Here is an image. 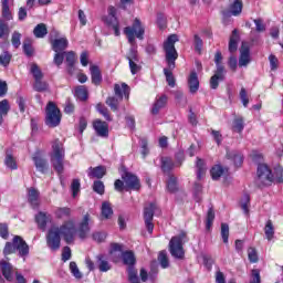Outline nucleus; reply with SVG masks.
I'll list each match as a JSON object with an SVG mask.
<instances>
[{
	"instance_id": "nucleus-1",
	"label": "nucleus",
	"mask_w": 283,
	"mask_h": 283,
	"mask_svg": "<svg viewBox=\"0 0 283 283\" xmlns=\"http://www.w3.org/2000/svg\"><path fill=\"white\" fill-rule=\"evenodd\" d=\"M76 235V226L74 221H66L62 226H53L49 229L46 234V247L51 251H59L61 249V237L66 244H72Z\"/></svg>"
},
{
	"instance_id": "nucleus-2",
	"label": "nucleus",
	"mask_w": 283,
	"mask_h": 283,
	"mask_svg": "<svg viewBox=\"0 0 283 283\" xmlns=\"http://www.w3.org/2000/svg\"><path fill=\"white\" fill-rule=\"evenodd\" d=\"M176 43H178V35L171 34L164 42V51L166 54V63L168 69H164V74L169 87H176V78L172 70H176V61L178 59V51H176Z\"/></svg>"
},
{
	"instance_id": "nucleus-3",
	"label": "nucleus",
	"mask_w": 283,
	"mask_h": 283,
	"mask_svg": "<svg viewBox=\"0 0 283 283\" xmlns=\"http://www.w3.org/2000/svg\"><path fill=\"white\" fill-rule=\"evenodd\" d=\"M256 182L259 187H271L273 182H283V169L281 166L274 168V171L266 164H260L256 170Z\"/></svg>"
},
{
	"instance_id": "nucleus-4",
	"label": "nucleus",
	"mask_w": 283,
	"mask_h": 283,
	"mask_svg": "<svg viewBox=\"0 0 283 283\" xmlns=\"http://www.w3.org/2000/svg\"><path fill=\"white\" fill-rule=\"evenodd\" d=\"M51 165L57 174H63L64 171V160H65V147L63 142L55 139L52 142V151L50 154Z\"/></svg>"
},
{
	"instance_id": "nucleus-5",
	"label": "nucleus",
	"mask_w": 283,
	"mask_h": 283,
	"mask_svg": "<svg viewBox=\"0 0 283 283\" xmlns=\"http://www.w3.org/2000/svg\"><path fill=\"white\" fill-rule=\"evenodd\" d=\"M19 253L20 258H28L30 255V247L20 235H15L12 242H7L3 249L4 255H12V253Z\"/></svg>"
},
{
	"instance_id": "nucleus-6",
	"label": "nucleus",
	"mask_w": 283,
	"mask_h": 283,
	"mask_svg": "<svg viewBox=\"0 0 283 283\" xmlns=\"http://www.w3.org/2000/svg\"><path fill=\"white\" fill-rule=\"evenodd\" d=\"M124 34L127 36L128 43L134 45L136 39H139V41L145 39V25L140 22V19L136 18L132 27H126L124 29Z\"/></svg>"
},
{
	"instance_id": "nucleus-7",
	"label": "nucleus",
	"mask_w": 283,
	"mask_h": 283,
	"mask_svg": "<svg viewBox=\"0 0 283 283\" xmlns=\"http://www.w3.org/2000/svg\"><path fill=\"white\" fill-rule=\"evenodd\" d=\"M185 238H187L185 232H181L179 235L171 238L169 242V249L172 258H177L178 260H182L185 258V250L182 249Z\"/></svg>"
},
{
	"instance_id": "nucleus-8",
	"label": "nucleus",
	"mask_w": 283,
	"mask_h": 283,
	"mask_svg": "<svg viewBox=\"0 0 283 283\" xmlns=\"http://www.w3.org/2000/svg\"><path fill=\"white\" fill-rule=\"evenodd\" d=\"M45 124L48 127H59L61 125V111L54 102H49L46 106Z\"/></svg>"
},
{
	"instance_id": "nucleus-9",
	"label": "nucleus",
	"mask_w": 283,
	"mask_h": 283,
	"mask_svg": "<svg viewBox=\"0 0 283 283\" xmlns=\"http://www.w3.org/2000/svg\"><path fill=\"white\" fill-rule=\"evenodd\" d=\"M122 180L124 181L126 191H129V189L138 191L140 189V179L132 172L124 171L122 174Z\"/></svg>"
},
{
	"instance_id": "nucleus-10",
	"label": "nucleus",
	"mask_w": 283,
	"mask_h": 283,
	"mask_svg": "<svg viewBox=\"0 0 283 283\" xmlns=\"http://www.w3.org/2000/svg\"><path fill=\"white\" fill-rule=\"evenodd\" d=\"M157 207L156 203H149L144 208V220H145V226L148 231V233H154V213L156 211Z\"/></svg>"
},
{
	"instance_id": "nucleus-11",
	"label": "nucleus",
	"mask_w": 283,
	"mask_h": 283,
	"mask_svg": "<svg viewBox=\"0 0 283 283\" xmlns=\"http://www.w3.org/2000/svg\"><path fill=\"white\" fill-rule=\"evenodd\" d=\"M52 36H59V33L56 31H52ZM51 45L53 52H63L67 50V45H70V41H67V38L62 36V38H56L51 40Z\"/></svg>"
},
{
	"instance_id": "nucleus-12",
	"label": "nucleus",
	"mask_w": 283,
	"mask_h": 283,
	"mask_svg": "<svg viewBox=\"0 0 283 283\" xmlns=\"http://www.w3.org/2000/svg\"><path fill=\"white\" fill-rule=\"evenodd\" d=\"M251 63V50L248 42H242L240 49L239 67H247Z\"/></svg>"
},
{
	"instance_id": "nucleus-13",
	"label": "nucleus",
	"mask_w": 283,
	"mask_h": 283,
	"mask_svg": "<svg viewBox=\"0 0 283 283\" xmlns=\"http://www.w3.org/2000/svg\"><path fill=\"white\" fill-rule=\"evenodd\" d=\"M0 271L8 282H12V280H14V268L12 264H10V262L1 261Z\"/></svg>"
},
{
	"instance_id": "nucleus-14",
	"label": "nucleus",
	"mask_w": 283,
	"mask_h": 283,
	"mask_svg": "<svg viewBox=\"0 0 283 283\" xmlns=\"http://www.w3.org/2000/svg\"><path fill=\"white\" fill-rule=\"evenodd\" d=\"M93 127L97 136H102V138H107V136L109 135V126L107 125V123L101 119H96L93 124Z\"/></svg>"
},
{
	"instance_id": "nucleus-15",
	"label": "nucleus",
	"mask_w": 283,
	"mask_h": 283,
	"mask_svg": "<svg viewBox=\"0 0 283 283\" xmlns=\"http://www.w3.org/2000/svg\"><path fill=\"white\" fill-rule=\"evenodd\" d=\"M167 95L156 97V101L150 109L154 116L158 115L160 113V109H165V107L167 106Z\"/></svg>"
},
{
	"instance_id": "nucleus-16",
	"label": "nucleus",
	"mask_w": 283,
	"mask_h": 283,
	"mask_svg": "<svg viewBox=\"0 0 283 283\" xmlns=\"http://www.w3.org/2000/svg\"><path fill=\"white\" fill-rule=\"evenodd\" d=\"M77 233L81 240H85V238H87V233H90V214H85L83 217Z\"/></svg>"
},
{
	"instance_id": "nucleus-17",
	"label": "nucleus",
	"mask_w": 283,
	"mask_h": 283,
	"mask_svg": "<svg viewBox=\"0 0 283 283\" xmlns=\"http://www.w3.org/2000/svg\"><path fill=\"white\" fill-rule=\"evenodd\" d=\"M2 18L4 21H12V11L10 6H14V0H1Z\"/></svg>"
},
{
	"instance_id": "nucleus-18",
	"label": "nucleus",
	"mask_w": 283,
	"mask_h": 283,
	"mask_svg": "<svg viewBox=\"0 0 283 283\" xmlns=\"http://www.w3.org/2000/svg\"><path fill=\"white\" fill-rule=\"evenodd\" d=\"M34 165L38 169V171H41V174H45L48 171V160H45L39 153H35L33 156Z\"/></svg>"
},
{
	"instance_id": "nucleus-19",
	"label": "nucleus",
	"mask_w": 283,
	"mask_h": 283,
	"mask_svg": "<svg viewBox=\"0 0 283 283\" xmlns=\"http://www.w3.org/2000/svg\"><path fill=\"white\" fill-rule=\"evenodd\" d=\"M188 86L190 90V94H196L198 90H200V81H198V73L191 72L188 77Z\"/></svg>"
},
{
	"instance_id": "nucleus-20",
	"label": "nucleus",
	"mask_w": 283,
	"mask_h": 283,
	"mask_svg": "<svg viewBox=\"0 0 283 283\" xmlns=\"http://www.w3.org/2000/svg\"><path fill=\"white\" fill-rule=\"evenodd\" d=\"M114 92L115 96H117L119 99H123V96H125V98H129V86L125 83L115 84Z\"/></svg>"
},
{
	"instance_id": "nucleus-21",
	"label": "nucleus",
	"mask_w": 283,
	"mask_h": 283,
	"mask_svg": "<svg viewBox=\"0 0 283 283\" xmlns=\"http://www.w3.org/2000/svg\"><path fill=\"white\" fill-rule=\"evenodd\" d=\"M104 22L106 23V25H108L114 30L115 36H120V24L118 23V18L115 17V20H114L112 15H107L104 19Z\"/></svg>"
},
{
	"instance_id": "nucleus-22",
	"label": "nucleus",
	"mask_w": 283,
	"mask_h": 283,
	"mask_svg": "<svg viewBox=\"0 0 283 283\" xmlns=\"http://www.w3.org/2000/svg\"><path fill=\"white\" fill-rule=\"evenodd\" d=\"M39 196L40 192L36 190V188H29L28 200L33 209H36V207H39Z\"/></svg>"
},
{
	"instance_id": "nucleus-23",
	"label": "nucleus",
	"mask_w": 283,
	"mask_h": 283,
	"mask_svg": "<svg viewBox=\"0 0 283 283\" xmlns=\"http://www.w3.org/2000/svg\"><path fill=\"white\" fill-rule=\"evenodd\" d=\"M242 0H233L230 3L229 12L232 14V17H240L242 14Z\"/></svg>"
},
{
	"instance_id": "nucleus-24",
	"label": "nucleus",
	"mask_w": 283,
	"mask_h": 283,
	"mask_svg": "<svg viewBox=\"0 0 283 283\" xmlns=\"http://www.w3.org/2000/svg\"><path fill=\"white\" fill-rule=\"evenodd\" d=\"M87 174H88V178L101 179V178H103V176H105L106 169L104 166H97L95 168L90 167Z\"/></svg>"
},
{
	"instance_id": "nucleus-25",
	"label": "nucleus",
	"mask_w": 283,
	"mask_h": 283,
	"mask_svg": "<svg viewBox=\"0 0 283 283\" xmlns=\"http://www.w3.org/2000/svg\"><path fill=\"white\" fill-rule=\"evenodd\" d=\"M227 158L234 163V167H241L243 163V157L241 153L235 150H230L227 153Z\"/></svg>"
},
{
	"instance_id": "nucleus-26",
	"label": "nucleus",
	"mask_w": 283,
	"mask_h": 283,
	"mask_svg": "<svg viewBox=\"0 0 283 283\" xmlns=\"http://www.w3.org/2000/svg\"><path fill=\"white\" fill-rule=\"evenodd\" d=\"M91 77H92V83L94 85H101L103 81V75H101V69L96 65L91 66Z\"/></svg>"
},
{
	"instance_id": "nucleus-27",
	"label": "nucleus",
	"mask_w": 283,
	"mask_h": 283,
	"mask_svg": "<svg viewBox=\"0 0 283 283\" xmlns=\"http://www.w3.org/2000/svg\"><path fill=\"white\" fill-rule=\"evenodd\" d=\"M228 172H229V169H224L220 165H216L210 170V174H211L213 180H220V178H222V176H224Z\"/></svg>"
},
{
	"instance_id": "nucleus-28",
	"label": "nucleus",
	"mask_w": 283,
	"mask_h": 283,
	"mask_svg": "<svg viewBox=\"0 0 283 283\" xmlns=\"http://www.w3.org/2000/svg\"><path fill=\"white\" fill-rule=\"evenodd\" d=\"M238 41H240V36L238 35V30L234 29L229 41V52H231V54H233V52H238Z\"/></svg>"
},
{
	"instance_id": "nucleus-29",
	"label": "nucleus",
	"mask_w": 283,
	"mask_h": 283,
	"mask_svg": "<svg viewBox=\"0 0 283 283\" xmlns=\"http://www.w3.org/2000/svg\"><path fill=\"white\" fill-rule=\"evenodd\" d=\"M33 34L35 39H44L48 35V27L44 23L38 24L33 30Z\"/></svg>"
},
{
	"instance_id": "nucleus-30",
	"label": "nucleus",
	"mask_w": 283,
	"mask_h": 283,
	"mask_svg": "<svg viewBox=\"0 0 283 283\" xmlns=\"http://www.w3.org/2000/svg\"><path fill=\"white\" fill-rule=\"evenodd\" d=\"M264 233H265V238L266 240H269V242H271V240H273V238H275V228L273 227V222L271 220H268L264 227Z\"/></svg>"
},
{
	"instance_id": "nucleus-31",
	"label": "nucleus",
	"mask_w": 283,
	"mask_h": 283,
	"mask_svg": "<svg viewBox=\"0 0 283 283\" xmlns=\"http://www.w3.org/2000/svg\"><path fill=\"white\" fill-rule=\"evenodd\" d=\"M122 258H123L124 264H127V266H134V264H136V256L132 251L123 252Z\"/></svg>"
},
{
	"instance_id": "nucleus-32",
	"label": "nucleus",
	"mask_w": 283,
	"mask_h": 283,
	"mask_svg": "<svg viewBox=\"0 0 283 283\" xmlns=\"http://www.w3.org/2000/svg\"><path fill=\"white\" fill-rule=\"evenodd\" d=\"M8 112H10V102L2 99L0 102V125L3 124V116H8Z\"/></svg>"
},
{
	"instance_id": "nucleus-33",
	"label": "nucleus",
	"mask_w": 283,
	"mask_h": 283,
	"mask_svg": "<svg viewBox=\"0 0 283 283\" xmlns=\"http://www.w3.org/2000/svg\"><path fill=\"white\" fill-rule=\"evenodd\" d=\"M64 56L70 67L69 72L70 74H72V70L74 69V63H76V53H74V51L64 52Z\"/></svg>"
},
{
	"instance_id": "nucleus-34",
	"label": "nucleus",
	"mask_w": 283,
	"mask_h": 283,
	"mask_svg": "<svg viewBox=\"0 0 283 283\" xmlns=\"http://www.w3.org/2000/svg\"><path fill=\"white\" fill-rule=\"evenodd\" d=\"M120 97L118 96H109L106 99V105H108V107H111L112 112H118V105L120 103Z\"/></svg>"
},
{
	"instance_id": "nucleus-35",
	"label": "nucleus",
	"mask_w": 283,
	"mask_h": 283,
	"mask_svg": "<svg viewBox=\"0 0 283 283\" xmlns=\"http://www.w3.org/2000/svg\"><path fill=\"white\" fill-rule=\"evenodd\" d=\"M176 167V164H174V160L169 157H163L161 158V169L165 171V174L171 171Z\"/></svg>"
},
{
	"instance_id": "nucleus-36",
	"label": "nucleus",
	"mask_w": 283,
	"mask_h": 283,
	"mask_svg": "<svg viewBox=\"0 0 283 283\" xmlns=\"http://www.w3.org/2000/svg\"><path fill=\"white\" fill-rule=\"evenodd\" d=\"M113 214H114V210L112 209V205L107 201H104L102 203L103 218H105L106 220H109V218H112Z\"/></svg>"
},
{
	"instance_id": "nucleus-37",
	"label": "nucleus",
	"mask_w": 283,
	"mask_h": 283,
	"mask_svg": "<svg viewBox=\"0 0 283 283\" xmlns=\"http://www.w3.org/2000/svg\"><path fill=\"white\" fill-rule=\"evenodd\" d=\"M244 130V119L242 117L234 118L232 123V132H237V134H242Z\"/></svg>"
},
{
	"instance_id": "nucleus-38",
	"label": "nucleus",
	"mask_w": 283,
	"mask_h": 283,
	"mask_svg": "<svg viewBox=\"0 0 283 283\" xmlns=\"http://www.w3.org/2000/svg\"><path fill=\"white\" fill-rule=\"evenodd\" d=\"M72 213V210L70 208H56L54 211L55 218H59L60 220H63V218H70V214Z\"/></svg>"
},
{
	"instance_id": "nucleus-39",
	"label": "nucleus",
	"mask_w": 283,
	"mask_h": 283,
	"mask_svg": "<svg viewBox=\"0 0 283 283\" xmlns=\"http://www.w3.org/2000/svg\"><path fill=\"white\" fill-rule=\"evenodd\" d=\"M167 189L170 191V193H175V191H178V179L170 175L167 181Z\"/></svg>"
},
{
	"instance_id": "nucleus-40",
	"label": "nucleus",
	"mask_w": 283,
	"mask_h": 283,
	"mask_svg": "<svg viewBox=\"0 0 283 283\" xmlns=\"http://www.w3.org/2000/svg\"><path fill=\"white\" fill-rule=\"evenodd\" d=\"M30 72L34 78V81H43V72L41 71V69L39 67V65L36 64H31V69Z\"/></svg>"
},
{
	"instance_id": "nucleus-41",
	"label": "nucleus",
	"mask_w": 283,
	"mask_h": 283,
	"mask_svg": "<svg viewBox=\"0 0 283 283\" xmlns=\"http://www.w3.org/2000/svg\"><path fill=\"white\" fill-rule=\"evenodd\" d=\"M128 63H140V56H138V51L136 48H132L127 54Z\"/></svg>"
},
{
	"instance_id": "nucleus-42",
	"label": "nucleus",
	"mask_w": 283,
	"mask_h": 283,
	"mask_svg": "<svg viewBox=\"0 0 283 283\" xmlns=\"http://www.w3.org/2000/svg\"><path fill=\"white\" fill-rule=\"evenodd\" d=\"M98 260V269L102 273H107V271H109V269H112V265H109V262H107V260L103 259V255H98L97 256Z\"/></svg>"
},
{
	"instance_id": "nucleus-43",
	"label": "nucleus",
	"mask_w": 283,
	"mask_h": 283,
	"mask_svg": "<svg viewBox=\"0 0 283 283\" xmlns=\"http://www.w3.org/2000/svg\"><path fill=\"white\" fill-rule=\"evenodd\" d=\"M251 202V197H249V195H243V197L241 198L240 205H241V209L242 211L245 213V216H249V205Z\"/></svg>"
},
{
	"instance_id": "nucleus-44",
	"label": "nucleus",
	"mask_w": 283,
	"mask_h": 283,
	"mask_svg": "<svg viewBox=\"0 0 283 283\" xmlns=\"http://www.w3.org/2000/svg\"><path fill=\"white\" fill-rule=\"evenodd\" d=\"M75 96L80 101H87V87H85V86H77L75 88Z\"/></svg>"
},
{
	"instance_id": "nucleus-45",
	"label": "nucleus",
	"mask_w": 283,
	"mask_h": 283,
	"mask_svg": "<svg viewBox=\"0 0 283 283\" xmlns=\"http://www.w3.org/2000/svg\"><path fill=\"white\" fill-rule=\"evenodd\" d=\"M207 171V167H205V161L202 159L197 160V178L201 180L202 176H205Z\"/></svg>"
},
{
	"instance_id": "nucleus-46",
	"label": "nucleus",
	"mask_w": 283,
	"mask_h": 283,
	"mask_svg": "<svg viewBox=\"0 0 283 283\" xmlns=\"http://www.w3.org/2000/svg\"><path fill=\"white\" fill-rule=\"evenodd\" d=\"M35 221H36L38 227L40 229H45V227L48 224V217L45 216V213L40 212V213L36 214Z\"/></svg>"
},
{
	"instance_id": "nucleus-47",
	"label": "nucleus",
	"mask_w": 283,
	"mask_h": 283,
	"mask_svg": "<svg viewBox=\"0 0 283 283\" xmlns=\"http://www.w3.org/2000/svg\"><path fill=\"white\" fill-rule=\"evenodd\" d=\"M10 35V28L6 21L0 20V39H8Z\"/></svg>"
},
{
	"instance_id": "nucleus-48",
	"label": "nucleus",
	"mask_w": 283,
	"mask_h": 283,
	"mask_svg": "<svg viewBox=\"0 0 283 283\" xmlns=\"http://www.w3.org/2000/svg\"><path fill=\"white\" fill-rule=\"evenodd\" d=\"M70 271L76 280H81L83 277V273H81V270H78V265H76V262L72 261L70 263Z\"/></svg>"
},
{
	"instance_id": "nucleus-49",
	"label": "nucleus",
	"mask_w": 283,
	"mask_h": 283,
	"mask_svg": "<svg viewBox=\"0 0 283 283\" xmlns=\"http://www.w3.org/2000/svg\"><path fill=\"white\" fill-rule=\"evenodd\" d=\"M33 90L35 92H45L48 91V83L43 80H35L33 84Z\"/></svg>"
},
{
	"instance_id": "nucleus-50",
	"label": "nucleus",
	"mask_w": 283,
	"mask_h": 283,
	"mask_svg": "<svg viewBox=\"0 0 283 283\" xmlns=\"http://www.w3.org/2000/svg\"><path fill=\"white\" fill-rule=\"evenodd\" d=\"M128 280L130 283H140V279H138V272L134 266L128 268Z\"/></svg>"
},
{
	"instance_id": "nucleus-51",
	"label": "nucleus",
	"mask_w": 283,
	"mask_h": 283,
	"mask_svg": "<svg viewBox=\"0 0 283 283\" xmlns=\"http://www.w3.org/2000/svg\"><path fill=\"white\" fill-rule=\"evenodd\" d=\"M158 262L160 263V266L163 269H168L169 268V259L167 258V252L161 251L158 255Z\"/></svg>"
},
{
	"instance_id": "nucleus-52",
	"label": "nucleus",
	"mask_w": 283,
	"mask_h": 283,
	"mask_svg": "<svg viewBox=\"0 0 283 283\" xmlns=\"http://www.w3.org/2000/svg\"><path fill=\"white\" fill-rule=\"evenodd\" d=\"M96 109L99 114H102V116H104L105 120H112V116L109 115V111L107 109V107H105V105L99 103V104L96 105Z\"/></svg>"
},
{
	"instance_id": "nucleus-53",
	"label": "nucleus",
	"mask_w": 283,
	"mask_h": 283,
	"mask_svg": "<svg viewBox=\"0 0 283 283\" xmlns=\"http://www.w3.org/2000/svg\"><path fill=\"white\" fill-rule=\"evenodd\" d=\"M213 220H216V212H213V208H209L206 219V229H211Z\"/></svg>"
},
{
	"instance_id": "nucleus-54",
	"label": "nucleus",
	"mask_w": 283,
	"mask_h": 283,
	"mask_svg": "<svg viewBox=\"0 0 283 283\" xmlns=\"http://www.w3.org/2000/svg\"><path fill=\"white\" fill-rule=\"evenodd\" d=\"M93 191H95V193H98L99 196H103V193H105V185L103 184V181H94Z\"/></svg>"
},
{
	"instance_id": "nucleus-55",
	"label": "nucleus",
	"mask_w": 283,
	"mask_h": 283,
	"mask_svg": "<svg viewBox=\"0 0 283 283\" xmlns=\"http://www.w3.org/2000/svg\"><path fill=\"white\" fill-rule=\"evenodd\" d=\"M71 190L73 198H76V196H78V191H81V180L73 179L71 184Z\"/></svg>"
},
{
	"instance_id": "nucleus-56",
	"label": "nucleus",
	"mask_w": 283,
	"mask_h": 283,
	"mask_svg": "<svg viewBox=\"0 0 283 283\" xmlns=\"http://www.w3.org/2000/svg\"><path fill=\"white\" fill-rule=\"evenodd\" d=\"M249 283H262V276L260 275V270L254 269L251 271Z\"/></svg>"
},
{
	"instance_id": "nucleus-57",
	"label": "nucleus",
	"mask_w": 283,
	"mask_h": 283,
	"mask_svg": "<svg viewBox=\"0 0 283 283\" xmlns=\"http://www.w3.org/2000/svg\"><path fill=\"white\" fill-rule=\"evenodd\" d=\"M221 238L224 244L229 243V224L227 223L221 224Z\"/></svg>"
},
{
	"instance_id": "nucleus-58",
	"label": "nucleus",
	"mask_w": 283,
	"mask_h": 283,
	"mask_svg": "<svg viewBox=\"0 0 283 283\" xmlns=\"http://www.w3.org/2000/svg\"><path fill=\"white\" fill-rule=\"evenodd\" d=\"M11 43L13 48L18 49L21 46V33L18 31H14L11 38Z\"/></svg>"
},
{
	"instance_id": "nucleus-59",
	"label": "nucleus",
	"mask_w": 283,
	"mask_h": 283,
	"mask_svg": "<svg viewBox=\"0 0 283 283\" xmlns=\"http://www.w3.org/2000/svg\"><path fill=\"white\" fill-rule=\"evenodd\" d=\"M243 107H249V95H247V88L242 87L239 93Z\"/></svg>"
},
{
	"instance_id": "nucleus-60",
	"label": "nucleus",
	"mask_w": 283,
	"mask_h": 283,
	"mask_svg": "<svg viewBox=\"0 0 283 283\" xmlns=\"http://www.w3.org/2000/svg\"><path fill=\"white\" fill-rule=\"evenodd\" d=\"M4 165H6L9 169H17V161L14 160V157H12V155H7V156H6Z\"/></svg>"
},
{
	"instance_id": "nucleus-61",
	"label": "nucleus",
	"mask_w": 283,
	"mask_h": 283,
	"mask_svg": "<svg viewBox=\"0 0 283 283\" xmlns=\"http://www.w3.org/2000/svg\"><path fill=\"white\" fill-rule=\"evenodd\" d=\"M11 59H12V55H10V53L3 52V53L0 55V65H3L4 67H6L7 65H10Z\"/></svg>"
},
{
	"instance_id": "nucleus-62",
	"label": "nucleus",
	"mask_w": 283,
	"mask_h": 283,
	"mask_svg": "<svg viewBox=\"0 0 283 283\" xmlns=\"http://www.w3.org/2000/svg\"><path fill=\"white\" fill-rule=\"evenodd\" d=\"M248 258H249L250 262L255 264V262H258V251L254 248H249L248 249Z\"/></svg>"
},
{
	"instance_id": "nucleus-63",
	"label": "nucleus",
	"mask_w": 283,
	"mask_h": 283,
	"mask_svg": "<svg viewBox=\"0 0 283 283\" xmlns=\"http://www.w3.org/2000/svg\"><path fill=\"white\" fill-rule=\"evenodd\" d=\"M269 61H270V67L273 72H275V70H277L279 65H280V61L277 60V57L273 54H271L269 56Z\"/></svg>"
},
{
	"instance_id": "nucleus-64",
	"label": "nucleus",
	"mask_w": 283,
	"mask_h": 283,
	"mask_svg": "<svg viewBox=\"0 0 283 283\" xmlns=\"http://www.w3.org/2000/svg\"><path fill=\"white\" fill-rule=\"evenodd\" d=\"M92 238L95 242H105V239L107 238V233L106 232H95V233H93Z\"/></svg>"
}]
</instances>
